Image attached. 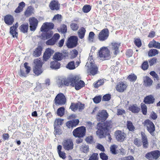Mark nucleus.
<instances>
[{"label": "nucleus", "instance_id": "1", "mask_svg": "<svg viewBox=\"0 0 160 160\" xmlns=\"http://www.w3.org/2000/svg\"><path fill=\"white\" fill-rule=\"evenodd\" d=\"M112 122L107 121L103 123L98 122L97 126L96 128L98 130L96 133L100 138H102L108 136V141L110 142L112 140L111 136L109 133V129L111 128Z\"/></svg>", "mask_w": 160, "mask_h": 160}, {"label": "nucleus", "instance_id": "2", "mask_svg": "<svg viewBox=\"0 0 160 160\" xmlns=\"http://www.w3.org/2000/svg\"><path fill=\"white\" fill-rule=\"evenodd\" d=\"M33 63L34 65L33 68V72L36 76H38L43 72L42 68V61L38 58L34 59Z\"/></svg>", "mask_w": 160, "mask_h": 160}, {"label": "nucleus", "instance_id": "3", "mask_svg": "<svg viewBox=\"0 0 160 160\" xmlns=\"http://www.w3.org/2000/svg\"><path fill=\"white\" fill-rule=\"evenodd\" d=\"M89 59L90 60L89 62L90 64V66L87 70L88 72L89 75L94 76L98 73V68L94 63L93 62L94 61L93 60L92 56H89Z\"/></svg>", "mask_w": 160, "mask_h": 160}, {"label": "nucleus", "instance_id": "4", "mask_svg": "<svg viewBox=\"0 0 160 160\" xmlns=\"http://www.w3.org/2000/svg\"><path fill=\"white\" fill-rule=\"evenodd\" d=\"M86 132V128L83 126H82L74 129L72 132V134L76 138H81L85 136Z\"/></svg>", "mask_w": 160, "mask_h": 160}, {"label": "nucleus", "instance_id": "5", "mask_svg": "<svg viewBox=\"0 0 160 160\" xmlns=\"http://www.w3.org/2000/svg\"><path fill=\"white\" fill-rule=\"evenodd\" d=\"M108 116V115L107 111L105 110H99L96 116V118L97 121L99 122L103 123L106 122Z\"/></svg>", "mask_w": 160, "mask_h": 160}, {"label": "nucleus", "instance_id": "6", "mask_svg": "<svg viewBox=\"0 0 160 160\" xmlns=\"http://www.w3.org/2000/svg\"><path fill=\"white\" fill-rule=\"evenodd\" d=\"M54 101L56 105L62 106L66 103V99L63 93H60L56 96Z\"/></svg>", "mask_w": 160, "mask_h": 160}, {"label": "nucleus", "instance_id": "7", "mask_svg": "<svg viewBox=\"0 0 160 160\" xmlns=\"http://www.w3.org/2000/svg\"><path fill=\"white\" fill-rule=\"evenodd\" d=\"M143 124L147 127V129L151 135L154 136V132L155 131V126L153 122L149 119L146 120Z\"/></svg>", "mask_w": 160, "mask_h": 160}, {"label": "nucleus", "instance_id": "8", "mask_svg": "<svg viewBox=\"0 0 160 160\" xmlns=\"http://www.w3.org/2000/svg\"><path fill=\"white\" fill-rule=\"evenodd\" d=\"M78 39L77 36H71L68 39L66 45L69 48H71L76 47L78 43Z\"/></svg>", "mask_w": 160, "mask_h": 160}, {"label": "nucleus", "instance_id": "9", "mask_svg": "<svg viewBox=\"0 0 160 160\" xmlns=\"http://www.w3.org/2000/svg\"><path fill=\"white\" fill-rule=\"evenodd\" d=\"M99 57L104 60H108L111 58L110 51L107 48H102L99 51Z\"/></svg>", "mask_w": 160, "mask_h": 160}, {"label": "nucleus", "instance_id": "10", "mask_svg": "<svg viewBox=\"0 0 160 160\" xmlns=\"http://www.w3.org/2000/svg\"><path fill=\"white\" fill-rule=\"evenodd\" d=\"M109 36V31L107 28L102 30L99 32L98 38L100 41H104L107 40Z\"/></svg>", "mask_w": 160, "mask_h": 160}, {"label": "nucleus", "instance_id": "11", "mask_svg": "<svg viewBox=\"0 0 160 160\" xmlns=\"http://www.w3.org/2000/svg\"><path fill=\"white\" fill-rule=\"evenodd\" d=\"M126 136V134L121 130H116L114 133L116 139L118 142H123L125 140Z\"/></svg>", "mask_w": 160, "mask_h": 160}, {"label": "nucleus", "instance_id": "12", "mask_svg": "<svg viewBox=\"0 0 160 160\" xmlns=\"http://www.w3.org/2000/svg\"><path fill=\"white\" fill-rule=\"evenodd\" d=\"M30 29L32 31H34L38 26V21L35 18L32 17L29 18Z\"/></svg>", "mask_w": 160, "mask_h": 160}, {"label": "nucleus", "instance_id": "13", "mask_svg": "<svg viewBox=\"0 0 160 160\" xmlns=\"http://www.w3.org/2000/svg\"><path fill=\"white\" fill-rule=\"evenodd\" d=\"M160 156V151L158 150H154L148 152L146 154L145 157L147 159L153 158L157 159Z\"/></svg>", "mask_w": 160, "mask_h": 160}, {"label": "nucleus", "instance_id": "14", "mask_svg": "<svg viewBox=\"0 0 160 160\" xmlns=\"http://www.w3.org/2000/svg\"><path fill=\"white\" fill-rule=\"evenodd\" d=\"M63 148L68 151L72 150L73 148V143L72 141L70 139L65 140L62 142Z\"/></svg>", "mask_w": 160, "mask_h": 160}, {"label": "nucleus", "instance_id": "15", "mask_svg": "<svg viewBox=\"0 0 160 160\" xmlns=\"http://www.w3.org/2000/svg\"><path fill=\"white\" fill-rule=\"evenodd\" d=\"M54 26V24L53 23L46 22L42 26L40 30L41 32L48 31V30L53 29Z\"/></svg>", "mask_w": 160, "mask_h": 160}, {"label": "nucleus", "instance_id": "16", "mask_svg": "<svg viewBox=\"0 0 160 160\" xmlns=\"http://www.w3.org/2000/svg\"><path fill=\"white\" fill-rule=\"evenodd\" d=\"M18 26V22H17L15 25H13L10 28L9 33L13 38L16 37L17 38L18 37V34L17 30Z\"/></svg>", "mask_w": 160, "mask_h": 160}, {"label": "nucleus", "instance_id": "17", "mask_svg": "<svg viewBox=\"0 0 160 160\" xmlns=\"http://www.w3.org/2000/svg\"><path fill=\"white\" fill-rule=\"evenodd\" d=\"M49 6L51 10L58 11L60 9V4L58 1L52 0L50 2Z\"/></svg>", "mask_w": 160, "mask_h": 160}, {"label": "nucleus", "instance_id": "18", "mask_svg": "<svg viewBox=\"0 0 160 160\" xmlns=\"http://www.w3.org/2000/svg\"><path fill=\"white\" fill-rule=\"evenodd\" d=\"M78 119H73L68 121L66 123V125L68 128L72 129L76 127L79 123Z\"/></svg>", "mask_w": 160, "mask_h": 160}, {"label": "nucleus", "instance_id": "19", "mask_svg": "<svg viewBox=\"0 0 160 160\" xmlns=\"http://www.w3.org/2000/svg\"><path fill=\"white\" fill-rule=\"evenodd\" d=\"M14 20L13 17L10 14L7 15L4 18L5 23L8 26L12 25L14 22Z\"/></svg>", "mask_w": 160, "mask_h": 160}, {"label": "nucleus", "instance_id": "20", "mask_svg": "<svg viewBox=\"0 0 160 160\" xmlns=\"http://www.w3.org/2000/svg\"><path fill=\"white\" fill-rule=\"evenodd\" d=\"M120 44L117 42H112L111 44V48L112 50H114L113 53L115 56L118 54L119 52V47Z\"/></svg>", "mask_w": 160, "mask_h": 160}, {"label": "nucleus", "instance_id": "21", "mask_svg": "<svg viewBox=\"0 0 160 160\" xmlns=\"http://www.w3.org/2000/svg\"><path fill=\"white\" fill-rule=\"evenodd\" d=\"M127 84L123 82H120L117 83L116 86V90L119 92H123L126 89Z\"/></svg>", "mask_w": 160, "mask_h": 160}, {"label": "nucleus", "instance_id": "22", "mask_svg": "<svg viewBox=\"0 0 160 160\" xmlns=\"http://www.w3.org/2000/svg\"><path fill=\"white\" fill-rule=\"evenodd\" d=\"M79 78L77 76H74L68 78V82L72 87H74L78 81L79 80Z\"/></svg>", "mask_w": 160, "mask_h": 160}, {"label": "nucleus", "instance_id": "23", "mask_svg": "<svg viewBox=\"0 0 160 160\" xmlns=\"http://www.w3.org/2000/svg\"><path fill=\"white\" fill-rule=\"evenodd\" d=\"M53 51L50 48H48L44 52L43 56V60L47 61L49 58L52 54H53Z\"/></svg>", "mask_w": 160, "mask_h": 160}, {"label": "nucleus", "instance_id": "24", "mask_svg": "<svg viewBox=\"0 0 160 160\" xmlns=\"http://www.w3.org/2000/svg\"><path fill=\"white\" fill-rule=\"evenodd\" d=\"M155 100L153 96L152 95H150L144 98L143 102L145 104H150L154 103Z\"/></svg>", "mask_w": 160, "mask_h": 160}, {"label": "nucleus", "instance_id": "25", "mask_svg": "<svg viewBox=\"0 0 160 160\" xmlns=\"http://www.w3.org/2000/svg\"><path fill=\"white\" fill-rule=\"evenodd\" d=\"M42 46L38 45L36 48L33 52V56L35 57H38L40 56L42 51Z\"/></svg>", "mask_w": 160, "mask_h": 160}, {"label": "nucleus", "instance_id": "26", "mask_svg": "<svg viewBox=\"0 0 160 160\" xmlns=\"http://www.w3.org/2000/svg\"><path fill=\"white\" fill-rule=\"evenodd\" d=\"M61 64L58 61L54 60L50 62V68L53 70H57L60 68Z\"/></svg>", "mask_w": 160, "mask_h": 160}, {"label": "nucleus", "instance_id": "27", "mask_svg": "<svg viewBox=\"0 0 160 160\" xmlns=\"http://www.w3.org/2000/svg\"><path fill=\"white\" fill-rule=\"evenodd\" d=\"M29 25L28 23H25L22 24L19 28L20 31L24 33H27Z\"/></svg>", "mask_w": 160, "mask_h": 160}, {"label": "nucleus", "instance_id": "28", "mask_svg": "<svg viewBox=\"0 0 160 160\" xmlns=\"http://www.w3.org/2000/svg\"><path fill=\"white\" fill-rule=\"evenodd\" d=\"M128 109L132 113H138L140 110V108L137 107L136 104L131 105L128 108Z\"/></svg>", "mask_w": 160, "mask_h": 160}, {"label": "nucleus", "instance_id": "29", "mask_svg": "<svg viewBox=\"0 0 160 160\" xmlns=\"http://www.w3.org/2000/svg\"><path fill=\"white\" fill-rule=\"evenodd\" d=\"M149 48H154L158 49H160V43L158 42H156L155 40L150 42L148 45Z\"/></svg>", "mask_w": 160, "mask_h": 160}, {"label": "nucleus", "instance_id": "30", "mask_svg": "<svg viewBox=\"0 0 160 160\" xmlns=\"http://www.w3.org/2000/svg\"><path fill=\"white\" fill-rule=\"evenodd\" d=\"M85 85V84L84 82L83 81L79 80L74 87H75V88L76 90H78L84 87Z\"/></svg>", "mask_w": 160, "mask_h": 160}, {"label": "nucleus", "instance_id": "31", "mask_svg": "<svg viewBox=\"0 0 160 160\" xmlns=\"http://www.w3.org/2000/svg\"><path fill=\"white\" fill-rule=\"evenodd\" d=\"M42 34L41 35L42 37L43 40H46L50 38L52 36L53 32L52 31L50 32L46 31Z\"/></svg>", "mask_w": 160, "mask_h": 160}, {"label": "nucleus", "instance_id": "32", "mask_svg": "<svg viewBox=\"0 0 160 160\" xmlns=\"http://www.w3.org/2000/svg\"><path fill=\"white\" fill-rule=\"evenodd\" d=\"M25 4L23 2H22L19 3L18 7L16 9L15 12L16 13H19L22 11L23 10L24 8L25 7Z\"/></svg>", "mask_w": 160, "mask_h": 160}, {"label": "nucleus", "instance_id": "33", "mask_svg": "<svg viewBox=\"0 0 160 160\" xmlns=\"http://www.w3.org/2000/svg\"><path fill=\"white\" fill-rule=\"evenodd\" d=\"M62 59V53L61 52H56L53 57V60L58 61L61 60Z\"/></svg>", "mask_w": 160, "mask_h": 160}, {"label": "nucleus", "instance_id": "34", "mask_svg": "<svg viewBox=\"0 0 160 160\" xmlns=\"http://www.w3.org/2000/svg\"><path fill=\"white\" fill-rule=\"evenodd\" d=\"M65 108L64 107H61L57 109V114L58 116L60 117H62L65 113Z\"/></svg>", "mask_w": 160, "mask_h": 160}, {"label": "nucleus", "instance_id": "35", "mask_svg": "<svg viewBox=\"0 0 160 160\" xmlns=\"http://www.w3.org/2000/svg\"><path fill=\"white\" fill-rule=\"evenodd\" d=\"M58 30L59 32H61L62 33H66L67 31V27L64 24H61L59 28H58Z\"/></svg>", "mask_w": 160, "mask_h": 160}, {"label": "nucleus", "instance_id": "36", "mask_svg": "<svg viewBox=\"0 0 160 160\" xmlns=\"http://www.w3.org/2000/svg\"><path fill=\"white\" fill-rule=\"evenodd\" d=\"M68 81V78H67L62 79L58 82L59 87H62L63 85L66 86H69V84Z\"/></svg>", "mask_w": 160, "mask_h": 160}, {"label": "nucleus", "instance_id": "37", "mask_svg": "<svg viewBox=\"0 0 160 160\" xmlns=\"http://www.w3.org/2000/svg\"><path fill=\"white\" fill-rule=\"evenodd\" d=\"M80 30V32H78V34L80 38L82 39L84 37L86 30L83 27H82Z\"/></svg>", "mask_w": 160, "mask_h": 160}, {"label": "nucleus", "instance_id": "38", "mask_svg": "<svg viewBox=\"0 0 160 160\" xmlns=\"http://www.w3.org/2000/svg\"><path fill=\"white\" fill-rule=\"evenodd\" d=\"M75 108H77V109H78L79 112H81L85 108V105L79 102L78 103H76Z\"/></svg>", "mask_w": 160, "mask_h": 160}, {"label": "nucleus", "instance_id": "39", "mask_svg": "<svg viewBox=\"0 0 160 160\" xmlns=\"http://www.w3.org/2000/svg\"><path fill=\"white\" fill-rule=\"evenodd\" d=\"M66 67L69 70H73L75 68V62L74 61H71L68 63Z\"/></svg>", "mask_w": 160, "mask_h": 160}, {"label": "nucleus", "instance_id": "40", "mask_svg": "<svg viewBox=\"0 0 160 160\" xmlns=\"http://www.w3.org/2000/svg\"><path fill=\"white\" fill-rule=\"evenodd\" d=\"M158 53V51L155 49H151L148 52V56L149 57L155 56Z\"/></svg>", "mask_w": 160, "mask_h": 160}, {"label": "nucleus", "instance_id": "41", "mask_svg": "<svg viewBox=\"0 0 160 160\" xmlns=\"http://www.w3.org/2000/svg\"><path fill=\"white\" fill-rule=\"evenodd\" d=\"M80 149L83 153H88L89 151V146L86 144L82 145Z\"/></svg>", "mask_w": 160, "mask_h": 160}, {"label": "nucleus", "instance_id": "42", "mask_svg": "<svg viewBox=\"0 0 160 160\" xmlns=\"http://www.w3.org/2000/svg\"><path fill=\"white\" fill-rule=\"evenodd\" d=\"M127 127L129 130L130 131H133L135 129V127L133 125L132 122L129 121H127Z\"/></svg>", "mask_w": 160, "mask_h": 160}, {"label": "nucleus", "instance_id": "43", "mask_svg": "<svg viewBox=\"0 0 160 160\" xmlns=\"http://www.w3.org/2000/svg\"><path fill=\"white\" fill-rule=\"evenodd\" d=\"M54 132L55 135H60L61 134V129H60V126H54Z\"/></svg>", "mask_w": 160, "mask_h": 160}, {"label": "nucleus", "instance_id": "44", "mask_svg": "<svg viewBox=\"0 0 160 160\" xmlns=\"http://www.w3.org/2000/svg\"><path fill=\"white\" fill-rule=\"evenodd\" d=\"M63 119L61 118L56 119L54 122V126H60L63 124Z\"/></svg>", "mask_w": 160, "mask_h": 160}, {"label": "nucleus", "instance_id": "45", "mask_svg": "<svg viewBox=\"0 0 160 160\" xmlns=\"http://www.w3.org/2000/svg\"><path fill=\"white\" fill-rule=\"evenodd\" d=\"M127 79L130 82H135L137 79V76L134 74L131 73L128 76Z\"/></svg>", "mask_w": 160, "mask_h": 160}, {"label": "nucleus", "instance_id": "46", "mask_svg": "<svg viewBox=\"0 0 160 160\" xmlns=\"http://www.w3.org/2000/svg\"><path fill=\"white\" fill-rule=\"evenodd\" d=\"M91 9V6L89 5H85L84 6L82 10L84 13L89 12Z\"/></svg>", "mask_w": 160, "mask_h": 160}, {"label": "nucleus", "instance_id": "47", "mask_svg": "<svg viewBox=\"0 0 160 160\" xmlns=\"http://www.w3.org/2000/svg\"><path fill=\"white\" fill-rule=\"evenodd\" d=\"M144 82L146 84V86H150L152 85L153 81L149 77L146 76V80H144Z\"/></svg>", "mask_w": 160, "mask_h": 160}, {"label": "nucleus", "instance_id": "48", "mask_svg": "<svg viewBox=\"0 0 160 160\" xmlns=\"http://www.w3.org/2000/svg\"><path fill=\"white\" fill-rule=\"evenodd\" d=\"M104 81L103 79H100L98 80L97 82L93 83V86L95 88H97L99 87L103 84Z\"/></svg>", "mask_w": 160, "mask_h": 160}, {"label": "nucleus", "instance_id": "49", "mask_svg": "<svg viewBox=\"0 0 160 160\" xmlns=\"http://www.w3.org/2000/svg\"><path fill=\"white\" fill-rule=\"evenodd\" d=\"M141 68L143 70H146L148 69L149 65L148 62L147 61H144L141 65Z\"/></svg>", "mask_w": 160, "mask_h": 160}, {"label": "nucleus", "instance_id": "50", "mask_svg": "<svg viewBox=\"0 0 160 160\" xmlns=\"http://www.w3.org/2000/svg\"><path fill=\"white\" fill-rule=\"evenodd\" d=\"M70 27L72 30L75 31L79 28V25L77 23L72 22L70 25Z\"/></svg>", "mask_w": 160, "mask_h": 160}, {"label": "nucleus", "instance_id": "51", "mask_svg": "<svg viewBox=\"0 0 160 160\" xmlns=\"http://www.w3.org/2000/svg\"><path fill=\"white\" fill-rule=\"evenodd\" d=\"M95 35V34L93 32H90L88 38V40L90 42H93V40Z\"/></svg>", "mask_w": 160, "mask_h": 160}, {"label": "nucleus", "instance_id": "52", "mask_svg": "<svg viewBox=\"0 0 160 160\" xmlns=\"http://www.w3.org/2000/svg\"><path fill=\"white\" fill-rule=\"evenodd\" d=\"M56 42L52 38H51L48 40L46 42V44L48 45H54Z\"/></svg>", "mask_w": 160, "mask_h": 160}, {"label": "nucleus", "instance_id": "53", "mask_svg": "<svg viewBox=\"0 0 160 160\" xmlns=\"http://www.w3.org/2000/svg\"><path fill=\"white\" fill-rule=\"evenodd\" d=\"M101 96H96L93 98V101L95 103H98L100 102L101 100Z\"/></svg>", "mask_w": 160, "mask_h": 160}, {"label": "nucleus", "instance_id": "54", "mask_svg": "<svg viewBox=\"0 0 160 160\" xmlns=\"http://www.w3.org/2000/svg\"><path fill=\"white\" fill-rule=\"evenodd\" d=\"M32 7L31 6H30L28 7L27 9L24 12V14L25 15H30L32 13Z\"/></svg>", "mask_w": 160, "mask_h": 160}, {"label": "nucleus", "instance_id": "55", "mask_svg": "<svg viewBox=\"0 0 160 160\" xmlns=\"http://www.w3.org/2000/svg\"><path fill=\"white\" fill-rule=\"evenodd\" d=\"M98 154L93 153L89 157L88 160H98Z\"/></svg>", "mask_w": 160, "mask_h": 160}, {"label": "nucleus", "instance_id": "56", "mask_svg": "<svg viewBox=\"0 0 160 160\" xmlns=\"http://www.w3.org/2000/svg\"><path fill=\"white\" fill-rule=\"evenodd\" d=\"M111 98V95L109 94H106L104 95L102 98V101H108Z\"/></svg>", "mask_w": 160, "mask_h": 160}, {"label": "nucleus", "instance_id": "57", "mask_svg": "<svg viewBox=\"0 0 160 160\" xmlns=\"http://www.w3.org/2000/svg\"><path fill=\"white\" fill-rule=\"evenodd\" d=\"M85 141L89 144H91L93 143V139L92 136H88L85 139Z\"/></svg>", "mask_w": 160, "mask_h": 160}, {"label": "nucleus", "instance_id": "58", "mask_svg": "<svg viewBox=\"0 0 160 160\" xmlns=\"http://www.w3.org/2000/svg\"><path fill=\"white\" fill-rule=\"evenodd\" d=\"M44 85V83L40 84L38 85L35 88H34V90L36 91H41L42 90V87Z\"/></svg>", "mask_w": 160, "mask_h": 160}, {"label": "nucleus", "instance_id": "59", "mask_svg": "<svg viewBox=\"0 0 160 160\" xmlns=\"http://www.w3.org/2000/svg\"><path fill=\"white\" fill-rule=\"evenodd\" d=\"M116 145L115 144L111 145L110 147V151L111 153L114 154H116L117 153L116 151Z\"/></svg>", "mask_w": 160, "mask_h": 160}, {"label": "nucleus", "instance_id": "60", "mask_svg": "<svg viewBox=\"0 0 160 160\" xmlns=\"http://www.w3.org/2000/svg\"><path fill=\"white\" fill-rule=\"evenodd\" d=\"M28 63L27 62H25L24 64V67L26 69V72L27 74H28L30 72L31 69L30 67L28 66Z\"/></svg>", "mask_w": 160, "mask_h": 160}, {"label": "nucleus", "instance_id": "61", "mask_svg": "<svg viewBox=\"0 0 160 160\" xmlns=\"http://www.w3.org/2000/svg\"><path fill=\"white\" fill-rule=\"evenodd\" d=\"M157 59L156 58L154 57L152 59L148 60L149 65L150 66H153L154 64L156 63Z\"/></svg>", "mask_w": 160, "mask_h": 160}, {"label": "nucleus", "instance_id": "62", "mask_svg": "<svg viewBox=\"0 0 160 160\" xmlns=\"http://www.w3.org/2000/svg\"><path fill=\"white\" fill-rule=\"evenodd\" d=\"M100 157L102 160H108V156L104 152H101L100 154Z\"/></svg>", "mask_w": 160, "mask_h": 160}, {"label": "nucleus", "instance_id": "63", "mask_svg": "<svg viewBox=\"0 0 160 160\" xmlns=\"http://www.w3.org/2000/svg\"><path fill=\"white\" fill-rule=\"evenodd\" d=\"M133 53V51L131 49H128L127 50L126 52V55L128 57H130L132 56Z\"/></svg>", "mask_w": 160, "mask_h": 160}, {"label": "nucleus", "instance_id": "64", "mask_svg": "<svg viewBox=\"0 0 160 160\" xmlns=\"http://www.w3.org/2000/svg\"><path fill=\"white\" fill-rule=\"evenodd\" d=\"M135 45L138 47H140L142 45L140 39H137L134 41Z\"/></svg>", "mask_w": 160, "mask_h": 160}]
</instances>
